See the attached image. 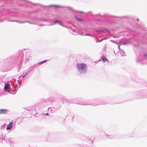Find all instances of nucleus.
Instances as JSON below:
<instances>
[{
    "label": "nucleus",
    "mask_w": 147,
    "mask_h": 147,
    "mask_svg": "<svg viewBox=\"0 0 147 147\" xmlns=\"http://www.w3.org/2000/svg\"><path fill=\"white\" fill-rule=\"evenodd\" d=\"M137 21H138L139 20V19L138 18L137 19Z\"/></svg>",
    "instance_id": "obj_13"
},
{
    "label": "nucleus",
    "mask_w": 147,
    "mask_h": 147,
    "mask_svg": "<svg viewBox=\"0 0 147 147\" xmlns=\"http://www.w3.org/2000/svg\"><path fill=\"white\" fill-rule=\"evenodd\" d=\"M13 123V122H10L7 126L6 129L7 130L11 129Z\"/></svg>",
    "instance_id": "obj_3"
},
{
    "label": "nucleus",
    "mask_w": 147,
    "mask_h": 147,
    "mask_svg": "<svg viewBox=\"0 0 147 147\" xmlns=\"http://www.w3.org/2000/svg\"><path fill=\"white\" fill-rule=\"evenodd\" d=\"M9 84H6L4 86V90H7L9 88Z\"/></svg>",
    "instance_id": "obj_4"
},
{
    "label": "nucleus",
    "mask_w": 147,
    "mask_h": 147,
    "mask_svg": "<svg viewBox=\"0 0 147 147\" xmlns=\"http://www.w3.org/2000/svg\"><path fill=\"white\" fill-rule=\"evenodd\" d=\"M77 66L80 72L82 73L83 72L82 70L84 71L87 68L85 64L78 63Z\"/></svg>",
    "instance_id": "obj_1"
},
{
    "label": "nucleus",
    "mask_w": 147,
    "mask_h": 147,
    "mask_svg": "<svg viewBox=\"0 0 147 147\" xmlns=\"http://www.w3.org/2000/svg\"><path fill=\"white\" fill-rule=\"evenodd\" d=\"M45 115H49V114L48 113H46Z\"/></svg>",
    "instance_id": "obj_11"
},
{
    "label": "nucleus",
    "mask_w": 147,
    "mask_h": 147,
    "mask_svg": "<svg viewBox=\"0 0 147 147\" xmlns=\"http://www.w3.org/2000/svg\"><path fill=\"white\" fill-rule=\"evenodd\" d=\"M59 22V21H57L55 22V23H56V22Z\"/></svg>",
    "instance_id": "obj_14"
},
{
    "label": "nucleus",
    "mask_w": 147,
    "mask_h": 147,
    "mask_svg": "<svg viewBox=\"0 0 147 147\" xmlns=\"http://www.w3.org/2000/svg\"><path fill=\"white\" fill-rule=\"evenodd\" d=\"M8 111V110L5 109H0V114H5Z\"/></svg>",
    "instance_id": "obj_2"
},
{
    "label": "nucleus",
    "mask_w": 147,
    "mask_h": 147,
    "mask_svg": "<svg viewBox=\"0 0 147 147\" xmlns=\"http://www.w3.org/2000/svg\"><path fill=\"white\" fill-rule=\"evenodd\" d=\"M47 61V60H46L40 62L38 63H39V64H41L42 63H43L45 62H46Z\"/></svg>",
    "instance_id": "obj_8"
},
{
    "label": "nucleus",
    "mask_w": 147,
    "mask_h": 147,
    "mask_svg": "<svg viewBox=\"0 0 147 147\" xmlns=\"http://www.w3.org/2000/svg\"><path fill=\"white\" fill-rule=\"evenodd\" d=\"M79 12L80 13H84V12L83 11H79Z\"/></svg>",
    "instance_id": "obj_10"
},
{
    "label": "nucleus",
    "mask_w": 147,
    "mask_h": 147,
    "mask_svg": "<svg viewBox=\"0 0 147 147\" xmlns=\"http://www.w3.org/2000/svg\"><path fill=\"white\" fill-rule=\"evenodd\" d=\"M96 31L97 32H104L105 31H107V32H109V31L107 30H96Z\"/></svg>",
    "instance_id": "obj_5"
},
{
    "label": "nucleus",
    "mask_w": 147,
    "mask_h": 147,
    "mask_svg": "<svg viewBox=\"0 0 147 147\" xmlns=\"http://www.w3.org/2000/svg\"><path fill=\"white\" fill-rule=\"evenodd\" d=\"M101 59L103 62L108 61V59L105 57H102Z\"/></svg>",
    "instance_id": "obj_6"
},
{
    "label": "nucleus",
    "mask_w": 147,
    "mask_h": 147,
    "mask_svg": "<svg viewBox=\"0 0 147 147\" xmlns=\"http://www.w3.org/2000/svg\"><path fill=\"white\" fill-rule=\"evenodd\" d=\"M26 74L27 73H25V74H24V75H22V78H24Z\"/></svg>",
    "instance_id": "obj_9"
},
{
    "label": "nucleus",
    "mask_w": 147,
    "mask_h": 147,
    "mask_svg": "<svg viewBox=\"0 0 147 147\" xmlns=\"http://www.w3.org/2000/svg\"><path fill=\"white\" fill-rule=\"evenodd\" d=\"M75 18L76 20L78 22H81L83 21V20L81 18H78L76 16L75 17Z\"/></svg>",
    "instance_id": "obj_7"
},
{
    "label": "nucleus",
    "mask_w": 147,
    "mask_h": 147,
    "mask_svg": "<svg viewBox=\"0 0 147 147\" xmlns=\"http://www.w3.org/2000/svg\"><path fill=\"white\" fill-rule=\"evenodd\" d=\"M147 56V55H144V56Z\"/></svg>",
    "instance_id": "obj_12"
}]
</instances>
